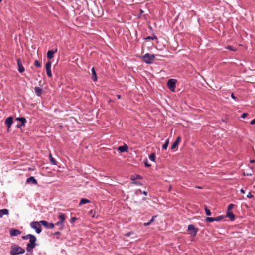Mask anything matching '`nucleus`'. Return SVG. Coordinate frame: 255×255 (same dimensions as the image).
Segmentation results:
<instances>
[{
    "label": "nucleus",
    "instance_id": "obj_1",
    "mask_svg": "<svg viewBox=\"0 0 255 255\" xmlns=\"http://www.w3.org/2000/svg\"><path fill=\"white\" fill-rule=\"evenodd\" d=\"M22 238L23 240H29V242L26 246L27 255H32L33 249L36 246V238L35 236L31 234H27L25 236H23Z\"/></svg>",
    "mask_w": 255,
    "mask_h": 255
},
{
    "label": "nucleus",
    "instance_id": "obj_2",
    "mask_svg": "<svg viewBox=\"0 0 255 255\" xmlns=\"http://www.w3.org/2000/svg\"><path fill=\"white\" fill-rule=\"evenodd\" d=\"M66 215L63 213H59L58 215L59 221L55 223L56 226H59V230H63L64 227V222L66 219Z\"/></svg>",
    "mask_w": 255,
    "mask_h": 255
},
{
    "label": "nucleus",
    "instance_id": "obj_3",
    "mask_svg": "<svg viewBox=\"0 0 255 255\" xmlns=\"http://www.w3.org/2000/svg\"><path fill=\"white\" fill-rule=\"evenodd\" d=\"M25 250L18 245H13L11 246L10 254L11 255H17L25 253Z\"/></svg>",
    "mask_w": 255,
    "mask_h": 255
},
{
    "label": "nucleus",
    "instance_id": "obj_4",
    "mask_svg": "<svg viewBox=\"0 0 255 255\" xmlns=\"http://www.w3.org/2000/svg\"><path fill=\"white\" fill-rule=\"evenodd\" d=\"M155 57V55L150 54L149 53H146L144 55L142 56V58L144 62L147 64L153 63Z\"/></svg>",
    "mask_w": 255,
    "mask_h": 255
},
{
    "label": "nucleus",
    "instance_id": "obj_5",
    "mask_svg": "<svg viewBox=\"0 0 255 255\" xmlns=\"http://www.w3.org/2000/svg\"><path fill=\"white\" fill-rule=\"evenodd\" d=\"M41 223L40 221H33L30 223V226L32 228L35 229L36 232L39 234L41 232Z\"/></svg>",
    "mask_w": 255,
    "mask_h": 255
},
{
    "label": "nucleus",
    "instance_id": "obj_6",
    "mask_svg": "<svg viewBox=\"0 0 255 255\" xmlns=\"http://www.w3.org/2000/svg\"><path fill=\"white\" fill-rule=\"evenodd\" d=\"M188 231L191 236L194 237L196 235L198 229L195 228L193 225L190 224L188 227Z\"/></svg>",
    "mask_w": 255,
    "mask_h": 255
},
{
    "label": "nucleus",
    "instance_id": "obj_7",
    "mask_svg": "<svg viewBox=\"0 0 255 255\" xmlns=\"http://www.w3.org/2000/svg\"><path fill=\"white\" fill-rule=\"evenodd\" d=\"M176 80L173 79L168 80L167 82V86L168 88L171 91L174 92L175 89Z\"/></svg>",
    "mask_w": 255,
    "mask_h": 255
},
{
    "label": "nucleus",
    "instance_id": "obj_8",
    "mask_svg": "<svg viewBox=\"0 0 255 255\" xmlns=\"http://www.w3.org/2000/svg\"><path fill=\"white\" fill-rule=\"evenodd\" d=\"M16 121H20L21 123V124H17L16 127L17 128H21L22 126L25 125V123L27 122L26 119L24 117H18L15 119Z\"/></svg>",
    "mask_w": 255,
    "mask_h": 255
},
{
    "label": "nucleus",
    "instance_id": "obj_9",
    "mask_svg": "<svg viewBox=\"0 0 255 255\" xmlns=\"http://www.w3.org/2000/svg\"><path fill=\"white\" fill-rule=\"evenodd\" d=\"M40 223L42 225H43L44 227L49 229H53L55 225L52 223H48L46 221L41 220L40 221Z\"/></svg>",
    "mask_w": 255,
    "mask_h": 255
},
{
    "label": "nucleus",
    "instance_id": "obj_10",
    "mask_svg": "<svg viewBox=\"0 0 255 255\" xmlns=\"http://www.w3.org/2000/svg\"><path fill=\"white\" fill-rule=\"evenodd\" d=\"M13 122V118L12 117H9L5 120V124L8 129L10 128Z\"/></svg>",
    "mask_w": 255,
    "mask_h": 255
},
{
    "label": "nucleus",
    "instance_id": "obj_11",
    "mask_svg": "<svg viewBox=\"0 0 255 255\" xmlns=\"http://www.w3.org/2000/svg\"><path fill=\"white\" fill-rule=\"evenodd\" d=\"M57 51V48H55V49H53V50H51L48 51L47 53V58L49 60L52 59L54 56V53H56Z\"/></svg>",
    "mask_w": 255,
    "mask_h": 255
},
{
    "label": "nucleus",
    "instance_id": "obj_12",
    "mask_svg": "<svg viewBox=\"0 0 255 255\" xmlns=\"http://www.w3.org/2000/svg\"><path fill=\"white\" fill-rule=\"evenodd\" d=\"M118 150L120 152H128V145L126 144H124L123 146H119L118 148Z\"/></svg>",
    "mask_w": 255,
    "mask_h": 255
},
{
    "label": "nucleus",
    "instance_id": "obj_13",
    "mask_svg": "<svg viewBox=\"0 0 255 255\" xmlns=\"http://www.w3.org/2000/svg\"><path fill=\"white\" fill-rule=\"evenodd\" d=\"M21 231L16 229H11L10 230V235L11 236H16L21 234Z\"/></svg>",
    "mask_w": 255,
    "mask_h": 255
},
{
    "label": "nucleus",
    "instance_id": "obj_14",
    "mask_svg": "<svg viewBox=\"0 0 255 255\" xmlns=\"http://www.w3.org/2000/svg\"><path fill=\"white\" fill-rule=\"evenodd\" d=\"M17 65L18 66V71L20 73H22L24 71L25 68L22 65L21 60L20 59H18L17 60Z\"/></svg>",
    "mask_w": 255,
    "mask_h": 255
},
{
    "label": "nucleus",
    "instance_id": "obj_15",
    "mask_svg": "<svg viewBox=\"0 0 255 255\" xmlns=\"http://www.w3.org/2000/svg\"><path fill=\"white\" fill-rule=\"evenodd\" d=\"M34 91L38 96H40L41 95L43 90L41 88L39 87H35L34 88Z\"/></svg>",
    "mask_w": 255,
    "mask_h": 255
},
{
    "label": "nucleus",
    "instance_id": "obj_16",
    "mask_svg": "<svg viewBox=\"0 0 255 255\" xmlns=\"http://www.w3.org/2000/svg\"><path fill=\"white\" fill-rule=\"evenodd\" d=\"M226 216L230 218L231 221L235 220V217L232 212L227 211L226 213Z\"/></svg>",
    "mask_w": 255,
    "mask_h": 255
},
{
    "label": "nucleus",
    "instance_id": "obj_17",
    "mask_svg": "<svg viewBox=\"0 0 255 255\" xmlns=\"http://www.w3.org/2000/svg\"><path fill=\"white\" fill-rule=\"evenodd\" d=\"M9 210L7 209H3L0 210V218L2 217L4 215H8Z\"/></svg>",
    "mask_w": 255,
    "mask_h": 255
},
{
    "label": "nucleus",
    "instance_id": "obj_18",
    "mask_svg": "<svg viewBox=\"0 0 255 255\" xmlns=\"http://www.w3.org/2000/svg\"><path fill=\"white\" fill-rule=\"evenodd\" d=\"M92 76V79L94 81H96L97 80V76L96 74V71L95 70V68L93 67L91 69Z\"/></svg>",
    "mask_w": 255,
    "mask_h": 255
},
{
    "label": "nucleus",
    "instance_id": "obj_19",
    "mask_svg": "<svg viewBox=\"0 0 255 255\" xmlns=\"http://www.w3.org/2000/svg\"><path fill=\"white\" fill-rule=\"evenodd\" d=\"M27 182H31L34 184H36L37 183V181L33 177H30L27 179Z\"/></svg>",
    "mask_w": 255,
    "mask_h": 255
},
{
    "label": "nucleus",
    "instance_id": "obj_20",
    "mask_svg": "<svg viewBox=\"0 0 255 255\" xmlns=\"http://www.w3.org/2000/svg\"><path fill=\"white\" fill-rule=\"evenodd\" d=\"M156 217V216H153L151 219L150 220V221L148 222H146V223H144V226H148L149 225H150L155 220V218Z\"/></svg>",
    "mask_w": 255,
    "mask_h": 255
},
{
    "label": "nucleus",
    "instance_id": "obj_21",
    "mask_svg": "<svg viewBox=\"0 0 255 255\" xmlns=\"http://www.w3.org/2000/svg\"><path fill=\"white\" fill-rule=\"evenodd\" d=\"M89 202H90V201L89 200L85 199V198H83L80 200V202L79 203V205L85 204L88 203Z\"/></svg>",
    "mask_w": 255,
    "mask_h": 255
},
{
    "label": "nucleus",
    "instance_id": "obj_22",
    "mask_svg": "<svg viewBox=\"0 0 255 255\" xmlns=\"http://www.w3.org/2000/svg\"><path fill=\"white\" fill-rule=\"evenodd\" d=\"M169 139H168L166 140L165 142L164 143V144L162 146V148L164 150H166L167 147H168V144H169Z\"/></svg>",
    "mask_w": 255,
    "mask_h": 255
},
{
    "label": "nucleus",
    "instance_id": "obj_23",
    "mask_svg": "<svg viewBox=\"0 0 255 255\" xmlns=\"http://www.w3.org/2000/svg\"><path fill=\"white\" fill-rule=\"evenodd\" d=\"M155 154L154 153L151 154L149 156V159L153 162L155 161Z\"/></svg>",
    "mask_w": 255,
    "mask_h": 255
},
{
    "label": "nucleus",
    "instance_id": "obj_24",
    "mask_svg": "<svg viewBox=\"0 0 255 255\" xmlns=\"http://www.w3.org/2000/svg\"><path fill=\"white\" fill-rule=\"evenodd\" d=\"M51 64H52L51 61L50 60H48L46 63V65H45L46 69H51Z\"/></svg>",
    "mask_w": 255,
    "mask_h": 255
},
{
    "label": "nucleus",
    "instance_id": "obj_25",
    "mask_svg": "<svg viewBox=\"0 0 255 255\" xmlns=\"http://www.w3.org/2000/svg\"><path fill=\"white\" fill-rule=\"evenodd\" d=\"M141 178H141V177L140 175H136L135 176V177H134V176H131L130 179H131V180L132 181H134V180H135L136 179H141Z\"/></svg>",
    "mask_w": 255,
    "mask_h": 255
},
{
    "label": "nucleus",
    "instance_id": "obj_26",
    "mask_svg": "<svg viewBox=\"0 0 255 255\" xmlns=\"http://www.w3.org/2000/svg\"><path fill=\"white\" fill-rule=\"evenodd\" d=\"M46 73L49 77H51L52 76V72L51 69H46Z\"/></svg>",
    "mask_w": 255,
    "mask_h": 255
},
{
    "label": "nucleus",
    "instance_id": "obj_27",
    "mask_svg": "<svg viewBox=\"0 0 255 255\" xmlns=\"http://www.w3.org/2000/svg\"><path fill=\"white\" fill-rule=\"evenodd\" d=\"M178 143H177L176 142L174 141V143H173V144L172 145L171 147V149L172 150H174V149L176 148L178 145Z\"/></svg>",
    "mask_w": 255,
    "mask_h": 255
},
{
    "label": "nucleus",
    "instance_id": "obj_28",
    "mask_svg": "<svg viewBox=\"0 0 255 255\" xmlns=\"http://www.w3.org/2000/svg\"><path fill=\"white\" fill-rule=\"evenodd\" d=\"M224 218L223 216H219L215 218V221H220Z\"/></svg>",
    "mask_w": 255,
    "mask_h": 255
},
{
    "label": "nucleus",
    "instance_id": "obj_29",
    "mask_svg": "<svg viewBox=\"0 0 255 255\" xmlns=\"http://www.w3.org/2000/svg\"><path fill=\"white\" fill-rule=\"evenodd\" d=\"M206 221L209 222H212L215 221V218L214 217H207Z\"/></svg>",
    "mask_w": 255,
    "mask_h": 255
},
{
    "label": "nucleus",
    "instance_id": "obj_30",
    "mask_svg": "<svg viewBox=\"0 0 255 255\" xmlns=\"http://www.w3.org/2000/svg\"><path fill=\"white\" fill-rule=\"evenodd\" d=\"M34 65L37 68H40L41 66L40 63L38 60L35 61Z\"/></svg>",
    "mask_w": 255,
    "mask_h": 255
},
{
    "label": "nucleus",
    "instance_id": "obj_31",
    "mask_svg": "<svg viewBox=\"0 0 255 255\" xmlns=\"http://www.w3.org/2000/svg\"><path fill=\"white\" fill-rule=\"evenodd\" d=\"M50 163L52 165H57V162L55 160V159L53 157L51 158V159L50 160Z\"/></svg>",
    "mask_w": 255,
    "mask_h": 255
},
{
    "label": "nucleus",
    "instance_id": "obj_32",
    "mask_svg": "<svg viewBox=\"0 0 255 255\" xmlns=\"http://www.w3.org/2000/svg\"><path fill=\"white\" fill-rule=\"evenodd\" d=\"M205 211L206 214L207 215H208V216L211 215V213L210 212V210L209 209H208L206 207H205Z\"/></svg>",
    "mask_w": 255,
    "mask_h": 255
},
{
    "label": "nucleus",
    "instance_id": "obj_33",
    "mask_svg": "<svg viewBox=\"0 0 255 255\" xmlns=\"http://www.w3.org/2000/svg\"><path fill=\"white\" fill-rule=\"evenodd\" d=\"M234 207V205L233 204H230L228 206V211H231V210Z\"/></svg>",
    "mask_w": 255,
    "mask_h": 255
},
{
    "label": "nucleus",
    "instance_id": "obj_34",
    "mask_svg": "<svg viewBox=\"0 0 255 255\" xmlns=\"http://www.w3.org/2000/svg\"><path fill=\"white\" fill-rule=\"evenodd\" d=\"M226 49H229V50H231V51H236V49H234V48H233L232 47V46H228L226 47Z\"/></svg>",
    "mask_w": 255,
    "mask_h": 255
},
{
    "label": "nucleus",
    "instance_id": "obj_35",
    "mask_svg": "<svg viewBox=\"0 0 255 255\" xmlns=\"http://www.w3.org/2000/svg\"><path fill=\"white\" fill-rule=\"evenodd\" d=\"M181 137L180 136H178L177 138L176 141H175L179 144L180 143V142L181 141Z\"/></svg>",
    "mask_w": 255,
    "mask_h": 255
},
{
    "label": "nucleus",
    "instance_id": "obj_36",
    "mask_svg": "<svg viewBox=\"0 0 255 255\" xmlns=\"http://www.w3.org/2000/svg\"><path fill=\"white\" fill-rule=\"evenodd\" d=\"M144 164L145 166L146 167H150L151 166V165L148 163L147 160H146V161L145 162Z\"/></svg>",
    "mask_w": 255,
    "mask_h": 255
},
{
    "label": "nucleus",
    "instance_id": "obj_37",
    "mask_svg": "<svg viewBox=\"0 0 255 255\" xmlns=\"http://www.w3.org/2000/svg\"><path fill=\"white\" fill-rule=\"evenodd\" d=\"M253 197V195L250 192L247 195V197L248 198H252Z\"/></svg>",
    "mask_w": 255,
    "mask_h": 255
},
{
    "label": "nucleus",
    "instance_id": "obj_38",
    "mask_svg": "<svg viewBox=\"0 0 255 255\" xmlns=\"http://www.w3.org/2000/svg\"><path fill=\"white\" fill-rule=\"evenodd\" d=\"M76 220H77V218L73 217L71 218L70 221H71V223H73V222H75Z\"/></svg>",
    "mask_w": 255,
    "mask_h": 255
},
{
    "label": "nucleus",
    "instance_id": "obj_39",
    "mask_svg": "<svg viewBox=\"0 0 255 255\" xmlns=\"http://www.w3.org/2000/svg\"><path fill=\"white\" fill-rule=\"evenodd\" d=\"M156 38H157L155 36H154L153 37H150V36H148L146 39L153 40V39H156Z\"/></svg>",
    "mask_w": 255,
    "mask_h": 255
},
{
    "label": "nucleus",
    "instance_id": "obj_40",
    "mask_svg": "<svg viewBox=\"0 0 255 255\" xmlns=\"http://www.w3.org/2000/svg\"><path fill=\"white\" fill-rule=\"evenodd\" d=\"M132 234V232H128V233H127L125 234V236H127V237H129L130 236H131V235Z\"/></svg>",
    "mask_w": 255,
    "mask_h": 255
},
{
    "label": "nucleus",
    "instance_id": "obj_41",
    "mask_svg": "<svg viewBox=\"0 0 255 255\" xmlns=\"http://www.w3.org/2000/svg\"><path fill=\"white\" fill-rule=\"evenodd\" d=\"M248 114L247 113H243L241 116L242 118H245L247 116Z\"/></svg>",
    "mask_w": 255,
    "mask_h": 255
},
{
    "label": "nucleus",
    "instance_id": "obj_42",
    "mask_svg": "<svg viewBox=\"0 0 255 255\" xmlns=\"http://www.w3.org/2000/svg\"><path fill=\"white\" fill-rule=\"evenodd\" d=\"M132 183L135 184H136V185H140L141 184L139 182H136V181H135V180L134 181H132Z\"/></svg>",
    "mask_w": 255,
    "mask_h": 255
},
{
    "label": "nucleus",
    "instance_id": "obj_43",
    "mask_svg": "<svg viewBox=\"0 0 255 255\" xmlns=\"http://www.w3.org/2000/svg\"><path fill=\"white\" fill-rule=\"evenodd\" d=\"M250 124L251 125L255 124V118L251 121Z\"/></svg>",
    "mask_w": 255,
    "mask_h": 255
},
{
    "label": "nucleus",
    "instance_id": "obj_44",
    "mask_svg": "<svg viewBox=\"0 0 255 255\" xmlns=\"http://www.w3.org/2000/svg\"><path fill=\"white\" fill-rule=\"evenodd\" d=\"M231 97L232 99H234V100H236V97L234 96V94L233 93H232L231 94Z\"/></svg>",
    "mask_w": 255,
    "mask_h": 255
},
{
    "label": "nucleus",
    "instance_id": "obj_45",
    "mask_svg": "<svg viewBox=\"0 0 255 255\" xmlns=\"http://www.w3.org/2000/svg\"><path fill=\"white\" fill-rule=\"evenodd\" d=\"M142 193L145 196H146L147 195V192L146 191H143Z\"/></svg>",
    "mask_w": 255,
    "mask_h": 255
},
{
    "label": "nucleus",
    "instance_id": "obj_46",
    "mask_svg": "<svg viewBox=\"0 0 255 255\" xmlns=\"http://www.w3.org/2000/svg\"><path fill=\"white\" fill-rule=\"evenodd\" d=\"M240 192L242 193H243V194L245 193V191L243 189H241Z\"/></svg>",
    "mask_w": 255,
    "mask_h": 255
},
{
    "label": "nucleus",
    "instance_id": "obj_47",
    "mask_svg": "<svg viewBox=\"0 0 255 255\" xmlns=\"http://www.w3.org/2000/svg\"><path fill=\"white\" fill-rule=\"evenodd\" d=\"M51 158H53L52 154L51 153L49 154V159L50 160L51 159Z\"/></svg>",
    "mask_w": 255,
    "mask_h": 255
},
{
    "label": "nucleus",
    "instance_id": "obj_48",
    "mask_svg": "<svg viewBox=\"0 0 255 255\" xmlns=\"http://www.w3.org/2000/svg\"><path fill=\"white\" fill-rule=\"evenodd\" d=\"M60 234V232H55V235H59Z\"/></svg>",
    "mask_w": 255,
    "mask_h": 255
},
{
    "label": "nucleus",
    "instance_id": "obj_49",
    "mask_svg": "<svg viewBox=\"0 0 255 255\" xmlns=\"http://www.w3.org/2000/svg\"><path fill=\"white\" fill-rule=\"evenodd\" d=\"M117 97L118 99H120L121 98V96L120 95H117Z\"/></svg>",
    "mask_w": 255,
    "mask_h": 255
},
{
    "label": "nucleus",
    "instance_id": "obj_50",
    "mask_svg": "<svg viewBox=\"0 0 255 255\" xmlns=\"http://www.w3.org/2000/svg\"><path fill=\"white\" fill-rule=\"evenodd\" d=\"M255 162V161H254V160H251V161H250V162H251V163H253V162Z\"/></svg>",
    "mask_w": 255,
    "mask_h": 255
},
{
    "label": "nucleus",
    "instance_id": "obj_51",
    "mask_svg": "<svg viewBox=\"0 0 255 255\" xmlns=\"http://www.w3.org/2000/svg\"><path fill=\"white\" fill-rule=\"evenodd\" d=\"M139 192H141V190H139L138 191Z\"/></svg>",
    "mask_w": 255,
    "mask_h": 255
},
{
    "label": "nucleus",
    "instance_id": "obj_52",
    "mask_svg": "<svg viewBox=\"0 0 255 255\" xmlns=\"http://www.w3.org/2000/svg\"><path fill=\"white\" fill-rule=\"evenodd\" d=\"M2 0H0V2H1Z\"/></svg>",
    "mask_w": 255,
    "mask_h": 255
}]
</instances>
